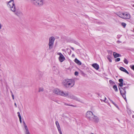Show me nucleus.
Returning a JSON list of instances; mask_svg holds the SVG:
<instances>
[{
	"instance_id": "nucleus-11",
	"label": "nucleus",
	"mask_w": 134,
	"mask_h": 134,
	"mask_svg": "<svg viewBox=\"0 0 134 134\" xmlns=\"http://www.w3.org/2000/svg\"><path fill=\"white\" fill-rule=\"evenodd\" d=\"M119 88L121 94L122 95V96L123 98H124V99H125V100L126 101V97L125 95L126 94H124V91L119 87Z\"/></svg>"
},
{
	"instance_id": "nucleus-14",
	"label": "nucleus",
	"mask_w": 134,
	"mask_h": 134,
	"mask_svg": "<svg viewBox=\"0 0 134 134\" xmlns=\"http://www.w3.org/2000/svg\"><path fill=\"white\" fill-rule=\"evenodd\" d=\"M23 123L24 124V126L25 127V129L26 130V134H29V133L28 131V130L27 127L26 126V124H25L24 121H23Z\"/></svg>"
},
{
	"instance_id": "nucleus-33",
	"label": "nucleus",
	"mask_w": 134,
	"mask_h": 134,
	"mask_svg": "<svg viewBox=\"0 0 134 134\" xmlns=\"http://www.w3.org/2000/svg\"><path fill=\"white\" fill-rule=\"evenodd\" d=\"M106 99V98L105 97H104V99H101V100L102 101H103L104 102H105V100Z\"/></svg>"
},
{
	"instance_id": "nucleus-21",
	"label": "nucleus",
	"mask_w": 134,
	"mask_h": 134,
	"mask_svg": "<svg viewBox=\"0 0 134 134\" xmlns=\"http://www.w3.org/2000/svg\"><path fill=\"white\" fill-rule=\"evenodd\" d=\"M113 88L115 92H117L118 91V90L116 85H114L113 87Z\"/></svg>"
},
{
	"instance_id": "nucleus-17",
	"label": "nucleus",
	"mask_w": 134,
	"mask_h": 134,
	"mask_svg": "<svg viewBox=\"0 0 134 134\" xmlns=\"http://www.w3.org/2000/svg\"><path fill=\"white\" fill-rule=\"evenodd\" d=\"M113 55L115 58H116L118 57H120L121 56V55L116 53L115 52H114L113 53Z\"/></svg>"
},
{
	"instance_id": "nucleus-7",
	"label": "nucleus",
	"mask_w": 134,
	"mask_h": 134,
	"mask_svg": "<svg viewBox=\"0 0 134 134\" xmlns=\"http://www.w3.org/2000/svg\"><path fill=\"white\" fill-rule=\"evenodd\" d=\"M93 115V113L91 111H88L86 113V117L90 120Z\"/></svg>"
},
{
	"instance_id": "nucleus-20",
	"label": "nucleus",
	"mask_w": 134,
	"mask_h": 134,
	"mask_svg": "<svg viewBox=\"0 0 134 134\" xmlns=\"http://www.w3.org/2000/svg\"><path fill=\"white\" fill-rule=\"evenodd\" d=\"M128 88V87H127V86H126L125 87H121L120 88L121 89H122L124 92V94H126V91L125 90L126 89Z\"/></svg>"
},
{
	"instance_id": "nucleus-39",
	"label": "nucleus",
	"mask_w": 134,
	"mask_h": 134,
	"mask_svg": "<svg viewBox=\"0 0 134 134\" xmlns=\"http://www.w3.org/2000/svg\"><path fill=\"white\" fill-rule=\"evenodd\" d=\"M120 37L119 36H118V35L117 36V38H119Z\"/></svg>"
},
{
	"instance_id": "nucleus-13",
	"label": "nucleus",
	"mask_w": 134,
	"mask_h": 134,
	"mask_svg": "<svg viewBox=\"0 0 134 134\" xmlns=\"http://www.w3.org/2000/svg\"><path fill=\"white\" fill-rule=\"evenodd\" d=\"M123 80L122 79H119V81L120 82V83H119V87H122L124 85H125V84H123Z\"/></svg>"
},
{
	"instance_id": "nucleus-25",
	"label": "nucleus",
	"mask_w": 134,
	"mask_h": 134,
	"mask_svg": "<svg viewBox=\"0 0 134 134\" xmlns=\"http://www.w3.org/2000/svg\"><path fill=\"white\" fill-rule=\"evenodd\" d=\"M109 82L110 84H111L112 85L114 84L115 83L114 82L111 80L109 81Z\"/></svg>"
},
{
	"instance_id": "nucleus-12",
	"label": "nucleus",
	"mask_w": 134,
	"mask_h": 134,
	"mask_svg": "<svg viewBox=\"0 0 134 134\" xmlns=\"http://www.w3.org/2000/svg\"><path fill=\"white\" fill-rule=\"evenodd\" d=\"M55 124L59 133L60 134H62V132L61 131L60 127L58 121H55Z\"/></svg>"
},
{
	"instance_id": "nucleus-29",
	"label": "nucleus",
	"mask_w": 134,
	"mask_h": 134,
	"mask_svg": "<svg viewBox=\"0 0 134 134\" xmlns=\"http://www.w3.org/2000/svg\"><path fill=\"white\" fill-rule=\"evenodd\" d=\"M110 100V101L111 102V103H112L113 104H114L115 106L116 107L117 106V105H116V103H115L114 102H113V100Z\"/></svg>"
},
{
	"instance_id": "nucleus-16",
	"label": "nucleus",
	"mask_w": 134,
	"mask_h": 134,
	"mask_svg": "<svg viewBox=\"0 0 134 134\" xmlns=\"http://www.w3.org/2000/svg\"><path fill=\"white\" fill-rule=\"evenodd\" d=\"M120 69V70H121L122 71L125 73H126L127 74H129V72H128V71L124 68H123V67H121Z\"/></svg>"
},
{
	"instance_id": "nucleus-24",
	"label": "nucleus",
	"mask_w": 134,
	"mask_h": 134,
	"mask_svg": "<svg viewBox=\"0 0 134 134\" xmlns=\"http://www.w3.org/2000/svg\"><path fill=\"white\" fill-rule=\"evenodd\" d=\"M124 63L126 64H127L128 63V62L126 58H125L124 60Z\"/></svg>"
},
{
	"instance_id": "nucleus-40",
	"label": "nucleus",
	"mask_w": 134,
	"mask_h": 134,
	"mask_svg": "<svg viewBox=\"0 0 134 134\" xmlns=\"http://www.w3.org/2000/svg\"><path fill=\"white\" fill-rule=\"evenodd\" d=\"M120 42H119V41H117V42H118V43Z\"/></svg>"
},
{
	"instance_id": "nucleus-19",
	"label": "nucleus",
	"mask_w": 134,
	"mask_h": 134,
	"mask_svg": "<svg viewBox=\"0 0 134 134\" xmlns=\"http://www.w3.org/2000/svg\"><path fill=\"white\" fill-rule=\"evenodd\" d=\"M63 105H67V106H72V107H76V105H73L72 104H69L68 103H65L63 102Z\"/></svg>"
},
{
	"instance_id": "nucleus-37",
	"label": "nucleus",
	"mask_w": 134,
	"mask_h": 134,
	"mask_svg": "<svg viewBox=\"0 0 134 134\" xmlns=\"http://www.w3.org/2000/svg\"><path fill=\"white\" fill-rule=\"evenodd\" d=\"M14 105L15 106V107L16 108L17 107V105L16 103H14Z\"/></svg>"
},
{
	"instance_id": "nucleus-34",
	"label": "nucleus",
	"mask_w": 134,
	"mask_h": 134,
	"mask_svg": "<svg viewBox=\"0 0 134 134\" xmlns=\"http://www.w3.org/2000/svg\"><path fill=\"white\" fill-rule=\"evenodd\" d=\"M19 118V119L20 121V123H21L22 122L21 118H21Z\"/></svg>"
},
{
	"instance_id": "nucleus-1",
	"label": "nucleus",
	"mask_w": 134,
	"mask_h": 134,
	"mask_svg": "<svg viewBox=\"0 0 134 134\" xmlns=\"http://www.w3.org/2000/svg\"><path fill=\"white\" fill-rule=\"evenodd\" d=\"M8 7L11 9V10L15 13V14L18 16H19L22 14V13L20 11L15 10V7L14 0H10L7 4Z\"/></svg>"
},
{
	"instance_id": "nucleus-32",
	"label": "nucleus",
	"mask_w": 134,
	"mask_h": 134,
	"mask_svg": "<svg viewBox=\"0 0 134 134\" xmlns=\"http://www.w3.org/2000/svg\"><path fill=\"white\" fill-rule=\"evenodd\" d=\"M78 72L77 71H75V75L77 76V75L78 74Z\"/></svg>"
},
{
	"instance_id": "nucleus-28",
	"label": "nucleus",
	"mask_w": 134,
	"mask_h": 134,
	"mask_svg": "<svg viewBox=\"0 0 134 134\" xmlns=\"http://www.w3.org/2000/svg\"><path fill=\"white\" fill-rule=\"evenodd\" d=\"M130 67L132 69V70H133L134 71V65H131L130 66Z\"/></svg>"
},
{
	"instance_id": "nucleus-27",
	"label": "nucleus",
	"mask_w": 134,
	"mask_h": 134,
	"mask_svg": "<svg viewBox=\"0 0 134 134\" xmlns=\"http://www.w3.org/2000/svg\"><path fill=\"white\" fill-rule=\"evenodd\" d=\"M56 102L58 104H60L62 105H63V102H60L59 101H57Z\"/></svg>"
},
{
	"instance_id": "nucleus-3",
	"label": "nucleus",
	"mask_w": 134,
	"mask_h": 134,
	"mask_svg": "<svg viewBox=\"0 0 134 134\" xmlns=\"http://www.w3.org/2000/svg\"><path fill=\"white\" fill-rule=\"evenodd\" d=\"M54 93L58 95L68 97L69 92L68 91H63L60 90L58 89H55L53 91Z\"/></svg>"
},
{
	"instance_id": "nucleus-9",
	"label": "nucleus",
	"mask_w": 134,
	"mask_h": 134,
	"mask_svg": "<svg viewBox=\"0 0 134 134\" xmlns=\"http://www.w3.org/2000/svg\"><path fill=\"white\" fill-rule=\"evenodd\" d=\"M68 97L71 99L74 100L79 102H81L80 100L79 99L73 95H69Z\"/></svg>"
},
{
	"instance_id": "nucleus-38",
	"label": "nucleus",
	"mask_w": 134,
	"mask_h": 134,
	"mask_svg": "<svg viewBox=\"0 0 134 134\" xmlns=\"http://www.w3.org/2000/svg\"><path fill=\"white\" fill-rule=\"evenodd\" d=\"M10 92L11 93V95L12 94H13V93H12V91L11 90L10 91Z\"/></svg>"
},
{
	"instance_id": "nucleus-30",
	"label": "nucleus",
	"mask_w": 134,
	"mask_h": 134,
	"mask_svg": "<svg viewBox=\"0 0 134 134\" xmlns=\"http://www.w3.org/2000/svg\"><path fill=\"white\" fill-rule=\"evenodd\" d=\"M17 114H18V116L19 118L21 117V116L20 115V113L19 112H18Z\"/></svg>"
},
{
	"instance_id": "nucleus-41",
	"label": "nucleus",
	"mask_w": 134,
	"mask_h": 134,
	"mask_svg": "<svg viewBox=\"0 0 134 134\" xmlns=\"http://www.w3.org/2000/svg\"><path fill=\"white\" fill-rule=\"evenodd\" d=\"M133 7H134V4L133 5Z\"/></svg>"
},
{
	"instance_id": "nucleus-22",
	"label": "nucleus",
	"mask_w": 134,
	"mask_h": 134,
	"mask_svg": "<svg viewBox=\"0 0 134 134\" xmlns=\"http://www.w3.org/2000/svg\"><path fill=\"white\" fill-rule=\"evenodd\" d=\"M107 58L110 62H112V60L111 59V57L110 56L108 55L107 57Z\"/></svg>"
},
{
	"instance_id": "nucleus-18",
	"label": "nucleus",
	"mask_w": 134,
	"mask_h": 134,
	"mask_svg": "<svg viewBox=\"0 0 134 134\" xmlns=\"http://www.w3.org/2000/svg\"><path fill=\"white\" fill-rule=\"evenodd\" d=\"M75 62L79 65H81V62L77 58L75 59Z\"/></svg>"
},
{
	"instance_id": "nucleus-10",
	"label": "nucleus",
	"mask_w": 134,
	"mask_h": 134,
	"mask_svg": "<svg viewBox=\"0 0 134 134\" xmlns=\"http://www.w3.org/2000/svg\"><path fill=\"white\" fill-rule=\"evenodd\" d=\"M58 54L59 55V59L60 61L62 62L65 59V58L63 55L61 53H58Z\"/></svg>"
},
{
	"instance_id": "nucleus-26",
	"label": "nucleus",
	"mask_w": 134,
	"mask_h": 134,
	"mask_svg": "<svg viewBox=\"0 0 134 134\" xmlns=\"http://www.w3.org/2000/svg\"><path fill=\"white\" fill-rule=\"evenodd\" d=\"M121 25L124 28H125L126 26V24L125 23H121Z\"/></svg>"
},
{
	"instance_id": "nucleus-4",
	"label": "nucleus",
	"mask_w": 134,
	"mask_h": 134,
	"mask_svg": "<svg viewBox=\"0 0 134 134\" xmlns=\"http://www.w3.org/2000/svg\"><path fill=\"white\" fill-rule=\"evenodd\" d=\"M116 14L120 17L124 19H129L130 18V15L127 12H119L116 13Z\"/></svg>"
},
{
	"instance_id": "nucleus-6",
	"label": "nucleus",
	"mask_w": 134,
	"mask_h": 134,
	"mask_svg": "<svg viewBox=\"0 0 134 134\" xmlns=\"http://www.w3.org/2000/svg\"><path fill=\"white\" fill-rule=\"evenodd\" d=\"M55 40V38L54 37H51L49 38L48 45L49 49L52 48Z\"/></svg>"
},
{
	"instance_id": "nucleus-5",
	"label": "nucleus",
	"mask_w": 134,
	"mask_h": 134,
	"mask_svg": "<svg viewBox=\"0 0 134 134\" xmlns=\"http://www.w3.org/2000/svg\"><path fill=\"white\" fill-rule=\"evenodd\" d=\"M33 3L36 6H42L44 4L43 0H32Z\"/></svg>"
},
{
	"instance_id": "nucleus-8",
	"label": "nucleus",
	"mask_w": 134,
	"mask_h": 134,
	"mask_svg": "<svg viewBox=\"0 0 134 134\" xmlns=\"http://www.w3.org/2000/svg\"><path fill=\"white\" fill-rule=\"evenodd\" d=\"M90 120L93 121L95 123H98L99 121V119L97 116L94 115Z\"/></svg>"
},
{
	"instance_id": "nucleus-31",
	"label": "nucleus",
	"mask_w": 134,
	"mask_h": 134,
	"mask_svg": "<svg viewBox=\"0 0 134 134\" xmlns=\"http://www.w3.org/2000/svg\"><path fill=\"white\" fill-rule=\"evenodd\" d=\"M120 60V59L119 58H118L116 59H115V61L116 62H119Z\"/></svg>"
},
{
	"instance_id": "nucleus-35",
	"label": "nucleus",
	"mask_w": 134,
	"mask_h": 134,
	"mask_svg": "<svg viewBox=\"0 0 134 134\" xmlns=\"http://www.w3.org/2000/svg\"><path fill=\"white\" fill-rule=\"evenodd\" d=\"M11 95H12V99H14V95L13 94H12Z\"/></svg>"
},
{
	"instance_id": "nucleus-23",
	"label": "nucleus",
	"mask_w": 134,
	"mask_h": 134,
	"mask_svg": "<svg viewBox=\"0 0 134 134\" xmlns=\"http://www.w3.org/2000/svg\"><path fill=\"white\" fill-rule=\"evenodd\" d=\"M44 91V89L43 87H40L39 88L38 92H43Z\"/></svg>"
},
{
	"instance_id": "nucleus-36",
	"label": "nucleus",
	"mask_w": 134,
	"mask_h": 134,
	"mask_svg": "<svg viewBox=\"0 0 134 134\" xmlns=\"http://www.w3.org/2000/svg\"><path fill=\"white\" fill-rule=\"evenodd\" d=\"M70 48L72 49L74 51V48L72 47H70Z\"/></svg>"
},
{
	"instance_id": "nucleus-42",
	"label": "nucleus",
	"mask_w": 134,
	"mask_h": 134,
	"mask_svg": "<svg viewBox=\"0 0 134 134\" xmlns=\"http://www.w3.org/2000/svg\"><path fill=\"white\" fill-rule=\"evenodd\" d=\"M91 134H94L93 133H92Z\"/></svg>"
},
{
	"instance_id": "nucleus-15",
	"label": "nucleus",
	"mask_w": 134,
	"mask_h": 134,
	"mask_svg": "<svg viewBox=\"0 0 134 134\" xmlns=\"http://www.w3.org/2000/svg\"><path fill=\"white\" fill-rule=\"evenodd\" d=\"M92 66L96 70H98L99 68V65L97 63H94L92 64Z\"/></svg>"
},
{
	"instance_id": "nucleus-2",
	"label": "nucleus",
	"mask_w": 134,
	"mask_h": 134,
	"mask_svg": "<svg viewBox=\"0 0 134 134\" xmlns=\"http://www.w3.org/2000/svg\"><path fill=\"white\" fill-rule=\"evenodd\" d=\"M75 84V81L72 79H66L64 80L63 84L64 87L66 88H71Z\"/></svg>"
}]
</instances>
